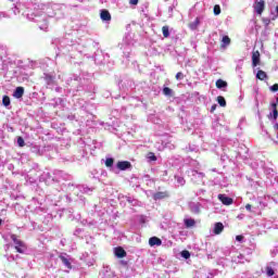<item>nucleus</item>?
Returning a JSON list of instances; mask_svg holds the SVG:
<instances>
[{"mask_svg":"<svg viewBox=\"0 0 278 278\" xmlns=\"http://www.w3.org/2000/svg\"><path fill=\"white\" fill-rule=\"evenodd\" d=\"M11 240H13L17 253H25L27 245L23 242V240L18 239L16 235H11Z\"/></svg>","mask_w":278,"mask_h":278,"instance_id":"1","label":"nucleus"},{"mask_svg":"<svg viewBox=\"0 0 278 278\" xmlns=\"http://www.w3.org/2000/svg\"><path fill=\"white\" fill-rule=\"evenodd\" d=\"M265 9H266V1L256 0L254 2V10H255L256 14L262 15L264 13Z\"/></svg>","mask_w":278,"mask_h":278,"instance_id":"2","label":"nucleus"},{"mask_svg":"<svg viewBox=\"0 0 278 278\" xmlns=\"http://www.w3.org/2000/svg\"><path fill=\"white\" fill-rule=\"evenodd\" d=\"M217 199H219L223 205H233V199L230 197L220 193L217 195Z\"/></svg>","mask_w":278,"mask_h":278,"instance_id":"3","label":"nucleus"},{"mask_svg":"<svg viewBox=\"0 0 278 278\" xmlns=\"http://www.w3.org/2000/svg\"><path fill=\"white\" fill-rule=\"evenodd\" d=\"M114 255L119 260H123V257H127V252L122 247H117L114 249Z\"/></svg>","mask_w":278,"mask_h":278,"instance_id":"4","label":"nucleus"},{"mask_svg":"<svg viewBox=\"0 0 278 278\" xmlns=\"http://www.w3.org/2000/svg\"><path fill=\"white\" fill-rule=\"evenodd\" d=\"M117 168L119 170H127V169L131 168V163L129 161H119L117 163Z\"/></svg>","mask_w":278,"mask_h":278,"instance_id":"5","label":"nucleus"},{"mask_svg":"<svg viewBox=\"0 0 278 278\" xmlns=\"http://www.w3.org/2000/svg\"><path fill=\"white\" fill-rule=\"evenodd\" d=\"M224 230L225 226L223 225V223H216L213 229V233H215V236H220Z\"/></svg>","mask_w":278,"mask_h":278,"instance_id":"6","label":"nucleus"},{"mask_svg":"<svg viewBox=\"0 0 278 278\" xmlns=\"http://www.w3.org/2000/svg\"><path fill=\"white\" fill-rule=\"evenodd\" d=\"M260 50H253L252 52V65L257 66L260 64Z\"/></svg>","mask_w":278,"mask_h":278,"instance_id":"7","label":"nucleus"},{"mask_svg":"<svg viewBox=\"0 0 278 278\" xmlns=\"http://www.w3.org/2000/svg\"><path fill=\"white\" fill-rule=\"evenodd\" d=\"M100 18H101V21H112V14H110V11H108L105 9L101 10Z\"/></svg>","mask_w":278,"mask_h":278,"instance_id":"8","label":"nucleus"},{"mask_svg":"<svg viewBox=\"0 0 278 278\" xmlns=\"http://www.w3.org/2000/svg\"><path fill=\"white\" fill-rule=\"evenodd\" d=\"M168 192L166 191H159L153 194L154 201H161V199H167Z\"/></svg>","mask_w":278,"mask_h":278,"instance_id":"9","label":"nucleus"},{"mask_svg":"<svg viewBox=\"0 0 278 278\" xmlns=\"http://www.w3.org/2000/svg\"><path fill=\"white\" fill-rule=\"evenodd\" d=\"M150 247H162V239L157 237H151L149 239Z\"/></svg>","mask_w":278,"mask_h":278,"instance_id":"10","label":"nucleus"},{"mask_svg":"<svg viewBox=\"0 0 278 278\" xmlns=\"http://www.w3.org/2000/svg\"><path fill=\"white\" fill-rule=\"evenodd\" d=\"M25 94V88L23 87H17L13 93V97H15V99H22V97Z\"/></svg>","mask_w":278,"mask_h":278,"instance_id":"11","label":"nucleus"},{"mask_svg":"<svg viewBox=\"0 0 278 278\" xmlns=\"http://www.w3.org/2000/svg\"><path fill=\"white\" fill-rule=\"evenodd\" d=\"M59 258L61 260L62 264H64V266H66V268H68L70 270L73 268L71 261H68V258H66V256L59 255Z\"/></svg>","mask_w":278,"mask_h":278,"instance_id":"12","label":"nucleus"},{"mask_svg":"<svg viewBox=\"0 0 278 278\" xmlns=\"http://www.w3.org/2000/svg\"><path fill=\"white\" fill-rule=\"evenodd\" d=\"M184 223L187 229H190V227H194V225H197V220L193 218H187L184 220Z\"/></svg>","mask_w":278,"mask_h":278,"instance_id":"13","label":"nucleus"},{"mask_svg":"<svg viewBox=\"0 0 278 278\" xmlns=\"http://www.w3.org/2000/svg\"><path fill=\"white\" fill-rule=\"evenodd\" d=\"M268 75L266 74V72L260 70L256 74V79H260L261 81H264V79H267Z\"/></svg>","mask_w":278,"mask_h":278,"instance_id":"14","label":"nucleus"},{"mask_svg":"<svg viewBox=\"0 0 278 278\" xmlns=\"http://www.w3.org/2000/svg\"><path fill=\"white\" fill-rule=\"evenodd\" d=\"M231 45V38L229 36H224L222 39V47H229Z\"/></svg>","mask_w":278,"mask_h":278,"instance_id":"15","label":"nucleus"},{"mask_svg":"<svg viewBox=\"0 0 278 278\" xmlns=\"http://www.w3.org/2000/svg\"><path fill=\"white\" fill-rule=\"evenodd\" d=\"M216 88L220 89V88H227V81L223 80V79H217L215 83Z\"/></svg>","mask_w":278,"mask_h":278,"instance_id":"16","label":"nucleus"},{"mask_svg":"<svg viewBox=\"0 0 278 278\" xmlns=\"http://www.w3.org/2000/svg\"><path fill=\"white\" fill-rule=\"evenodd\" d=\"M163 94H164L165 97H173L174 91H173V89H170V88H168V87H164V88H163Z\"/></svg>","mask_w":278,"mask_h":278,"instance_id":"17","label":"nucleus"},{"mask_svg":"<svg viewBox=\"0 0 278 278\" xmlns=\"http://www.w3.org/2000/svg\"><path fill=\"white\" fill-rule=\"evenodd\" d=\"M217 102L219 103L220 108L227 106V101L225 100V97H223V96L217 97Z\"/></svg>","mask_w":278,"mask_h":278,"instance_id":"18","label":"nucleus"},{"mask_svg":"<svg viewBox=\"0 0 278 278\" xmlns=\"http://www.w3.org/2000/svg\"><path fill=\"white\" fill-rule=\"evenodd\" d=\"M265 270H266L267 277H273L275 275V269H273V267L270 266L265 267Z\"/></svg>","mask_w":278,"mask_h":278,"instance_id":"19","label":"nucleus"},{"mask_svg":"<svg viewBox=\"0 0 278 278\" xmlns=\"http://www.w3.org/2000/svg\"><path fill=\"white\" fill-rule=\"evenodd\" d=\"M162 31H163L164 38H168L170 36V31L168 29V26H163Z\"/></svg>","mask_w":278,"mask_h":278,"instance_id":"20","label":"nucleus"},{"mask_svg":"<svg viewBox=\"0 0 278 278\" xmlns=\"http://www.w3.org/2000/svg\"><path fill=\"white\" fill-rule=\"evenodd\" d=\"M10 103H11L10 98L8 96H3L2 105H4V108H8Z\"/></svg>","mask_w":278,"mask_h":278,"instance_id":"21","label":"nucleus"},{"mask_svg":"<svg viewBox=\"0 0 278 278\" xmlns=\"http://www.w3.org/2000/svg\"><path fill=\"white\" fill-rule=\"evenodd\" d=\"M199 23H200V21H199V17H198V18H195L194 22L189 24L190 29H197V27H199Z\"/></svg>","mask_w":278,"mask_h":278,"instance_id":"22","label":"nucleus"},{"mask_svg":"<svg viewBox=\"0 0 278 278\" xmlns=\"http://www.w3.org/2000/svg\"><path fill=\"white\" fill-rule=\"evenodd\" d=\"M53 79H54V77L51 76V74L45 75V80L47 81V84H53Z\"/></svg>","mask_w":278,"mask_h":278,"instance_id":"23","label":"nucleus"},{"mask_svg":"<svg viewBox=\"0 0 278 278\" xmlns=\"http://www.w3.org/2000/svg\"><path fill=\"white\" fill-rule=\"evenodd\" d=\"M181 257H184L185 260H190V251L188 250H184L181 253H180Z\"/></svg>","mask_w":278,"mask_h":278,"instance_id":"24","label":"nucleus"},{"mask_svg":"<svg viewBox=\"0 0 278 278\" xmlns=\"http://www.w3.org/2000/svg\"><path fill=\"white\" fill-rule=\"evenodd\" d=\"M105 166H108V168L114 166V159L112 157L106 159Z\"/></svg>","mask_w":278,"mask_h":278,"instance_id":"25","label":"nucleus"},{"mask_svg":"<svg viewBox=\"0 0 278 278\" xmlns=\"http://www.w3.org/2000/svg\"><path fill=\"white\" fill-rule=\"evenodd\" d=\"M213 12H214L215 16H218V14H220V5L215 4Z\"/></svg>","mask_w":278,"mask_h":278,"instance_id":"26","label":"nucleus"},{"mask_svg":"<svg viewBox=\"0 0 278 278\" xmlns=\"http://www.w3.org/2000/svg\"><path fill=\"white\" fill-rule=\"evenodd\" d=\"M149 160H151V162H157V156H155V153L150 152L149 153Z\"/></svg>","mask_w":278,"mask_h":278,"instance_id":"27","label":"nucleus"},{"mask_svg":"<svg viewBox=\"0 0 278 278\" xmlns=\"http://www.w3.org/2000/svg\"><path fill=\"white\" fill-rule=\"evenodd\" d=\"M17 144H18V147H25V139H23V137H18Z\"/></svg>","mask_w":278,"mask_h":278,"instance_id":"28","label":"nucleus"},{"mask_svg":"<svg viewBox=\"0 0 278 278\" xmlns=\"http://www.w3.org/2000/svg\"><path fill=\"white\" fill-rule=\"evenodd\" d=\"M269 90H270L271 92H278V84L273 85V86L269 88Z\"/></svg>","mask_w":278,"mask_h":278,"instance_id":"29","label":"nucleus"},{"mask_svg":"<svg viewBox=\"0 0 278 278\" xmlns=\"http://www.w3.org/2000/svg\"><path fill=\"white\" fill-rule=\"evenodd\" d=\"M176 79H177V80L184 79V73L178 72V73L176 74Z\"/></svg>","mask_w":278,"mask_h":278,"instance_id":"30","label":"nucleus"},{"mask_svg":"<svg viewBox=\"0 0 278 278\" xmlns=\"http://www.w3.org/2000/svg\"><path fill=\"white\" fill-rule=\"evenodd\" d=\"M236 240H237V242H242V241L244 240V236L238 235V236L236 237Z\"/></svg>","mask_w":278,"mask_h":278,"instance_id":"31","label":"nucleus"},{"mask_svg":"<svg viewBox=\"0 0 278 278\" xmlns=\"http://www.w3.org/2000/svg\"><path fill=\"white\" fill-rule=\"evenodd\" d=\"M273 116H274V121H277V118H278V111H277V109H275L273 111Z\"/></svg>","mask_w":278,"mask_h":278,"instance_id":"32","label":"nucleus"},{"mask_svg":"<svg viewBox=\"0 0 278 278\" xmlns=\"http://www.w3.org/2000/svg\"><path fill=\"white\" fill-rule=\"evenodd\" d=\"M139 0H129L130 5H138Z\"/></svg>","mask_w":278,"mask_h":278,"instance_id":"33","label":"nucleus"},{"mask_svg":"<svg viewBox=\"0 0 278 278\" xmlns=\"http://www.w3.org/2000/svg\"><path fill=\"white\" fill-rule=\"evenodd\" d=\"M277 105H278L277 102H273V103H271L273 111L277 110Z\"/></svg>","mask_w":278,"mask_h":278,"instance_id":"34","label":"nucleus"},{"mask_svg":"<svg viewBox=\"0 0 278 278\" xmlns=\"http://www.w3.org/2000/svg\"><path fill=\"white\" fill-rule=\"evenodd\" d=\"M216 108H217V105H216V104H213V105L211 106V112L214 113V112L216 111Z\"/></svg>","mask_w":278,"mask_h":278,"instance_id":"35","label":"nucleus"},{"mask_svg":"<svg viewBox=\"0 0 278 278\" xmlns=\"http://www.w3.org/2000/svg\"><path fill=\"white\" fill-rule=\"evenodd\" d=\"M245 210H247L248 212H251V204H247V205H245Z\"/></svg>","mask_w":278,"mask_h":278,"instance_id":"36","label":"nucleus"},{"mask_svg":"<svg viewBox=\"0 0 278 278\" xmlns=\"http://www.w3.org/2000/svg\"><path fill=\"white\" fill-rule=\"evenodd\" d=\"M1 225H3V219L0 218V227H1Z\"/></svg>","mask_w":278,"mask_h":278,"instance_id":"37","label":"nucleus"},{"mask_svg":"<svg viewBox=\"0 0 278 278\" xmlns=\"http://www.w3.org/2000/svg\"><path fill=\"white\" fill-rule=\"evenodd\" d=\"M276 129H277V131H278V124H275V126H274Z\"/></svg>","mask_w":278,"mask_h":278,"instance_id":"38","label":"nucleus"},{"mask_svg":"<svg viewBox=\"0 0 278 278\" xmlns=\"http://www.w3.org/2000/svg\"><path fill=\"white\" fill-rule=\"evenodd\" d=\"M276 103L278 104V97L276 98Z\"/></svg>","mask_w":278,"mask_h":278,"instance_id":"39","label":"nucleus"}]
</instances>
